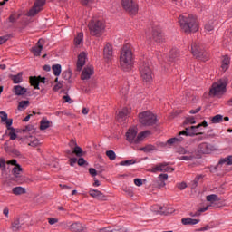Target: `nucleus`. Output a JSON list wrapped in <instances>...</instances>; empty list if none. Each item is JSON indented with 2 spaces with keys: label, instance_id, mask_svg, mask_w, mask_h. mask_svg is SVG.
I'll use <instances>...</instances> for the list:
<instances>
[{
  "label": "nucleus",
  "instance_id": "nucleus-47",
  "mask_svg": "<svg viewBox=\"0 0 232 232\" xmlns=\"http://www.w3.org/2000/svg\"><path fill=\"white\" fill-rule=\"evenodd\" d=\"M72 153H74V155H76V157H82V149L79 146H75L73 148Z\"/></svg>",
  "mask_w": 232,
  "mask_h": 232
},
{
  "label": "nucleus",
  "instance_id": "nucleus-23",
  "mask_svg": "<svg viewBox=\"0 0 232 232\" xmlns=\"http://www.w3.org/2000/svg\"><path fill=\"white\" fill-rule=\"evenodd\" d=\"M89 195L92 197V198H97V200H106V195L97 189H91Z\"/></svg>",
  "mask_w": 232,
  "mask_h": 232
},
{
  "label": "nucleus",
  "instance_id": "nucleus-16",
  "mask_svg": "<svg viewBox=\"0 0 232 232\" xmlns=\"http://www.w3.org/2000/svg\"><path fill=\"white\" fill-rule=\"evenodd\" d=\"M198 153L208 155L211 153V151H215V147L209 143L203 142L198 145Z\"/></svg>",
  "mask_w": 232,
  "mask_h": 232
},
{
  "label": "nucleus",
  "instance_id": "nucleus-62",
  "mask_svg": "<svg viewBox=\"0 0 232 232\" xmlns=\"http://www.w3.org/2000/svg\"><path fill=\"white\" fill-rule=\"evenodd\" d=\"M8 39H10L9 35L0 36V45L4 44V43H6V41H8Z\"/></svg>",
  "mask_w": 232,
  "mask_h": 232
},
{
  "label": "nucleus",
  "instance_id": "nucleus-57",
  "mask_svg": "<svg viewBox=\"0 0 232 232\" xmlns=\"http://www.w3.org/2000/svg\"><path fill=\"white\" fill-rule=\"evenodd\" d=\"M120 94L121 95V97L124 99V101H126V99L128 98V90L126 89H122L121 92H120Z\"/></svg>",
  "mask_w": 232,
  "mask_h": 232
},
{
  "label": "nucleus",
  "instance_id": "nucleus-42",
  "mask_svg": "<svg viewBox=\"0 0 232 232\" xmlns=\"http://www.w3.org/2000/svg\"><path fill=\"white\" fill-rule=\"evenodd\" d=\"M83 37H84V34L78 33L77 36L74 38L75 46H79V44H81V43H82Z\"/></svg>",
  "mask_w": 232,
  "mask_h": 232
},
{
  "label": "nucleus",
  "instance_id": "nucleus-24",
  "mask_svg": "<svg viewBox=\"0 0 232 232\" xmlns=\"http://www.w3.org/2000/svg\"><path fill=\"white\" fill-rule=\"evenodd\" d=\"M69 230L72 232H82L86 231V227L82 226V224L79 222H75L69 227Z\"/></svg>",
  "mask_w": 232,
  "mask_h": 232
},
{
  "label": "nucleus",
  "instance_id": "nucleus-21",
  "mask_svg": "<svg viewBox=\"0 0 232 232\" xmlns=\"http://www.w3.org/2000/svg\"><path fill=\"white\" fill-rule=\"evenodd\" d=\"M86 64V53H81L78 55V61L76 63L77 72H81L82 67Z\"/></svg>",
  "mask_w": 232,
  "mask_h": 232
},
{
  "label": "nucleus",
  "instance_id": "nucleus-33",
  "mask_svg": "<svg viewBox=\"0 0 232 232\" xmlns=\"http://www.w3.org/2000/svg\"><path fill=\"white\" fill-rule=\"evenodd\" d=\"M63 79H65V81H68L69 84H72L73 82V80L72 79V70L68 69L64 71L62 73Z\"/></svg>",
  "mask_w": 232,
  "mask_h": 232
},
{
  "label": "nucleus",
  "instance_id": "nucleus-39",
  "mask_svg": "<svg viewBox=\"0 0 232 232\" xmlns=\"http://www.w3.org/2000/svg\"><path fill=\"white\" fill-rule=\"evenodd\" d=\"M53 73L55 77H59L61 75L62 67L61 64H54L52 66Z\"/></svg>",
  "mask_w": 232,
  "mask_h": 232
},
{
  "label": "nucleus",
  "instance_id": "nucleus-2",
  "mask_svg": "<svg viewBox=\"0 0 232 232\" xmlns=\"http://www.w3.org/2000/svg\"><path fill=\"white\" fill-rule=\"evenodd\" d=\"M120 64L124 72H130L133 68V50L131 44H126L121 48Z\"/></svg>",
  "mask_w": 232,
  "mask_h": 232
},
{
  "label": "nucleus",
  "instance_id": "nucleus-40",
  "mask_svg": "<svg viewBox=\"0 0 232 232\" xmlns=\"http://www.w3.org/2000/svg\"><path fill=\"white\" fill-rule=\"evenodd\" d=\"M182 140H184L182 137L170 138L167 140V144L171 146L172 144H177V142H182Z\"/></svg>",
  "mask_w": 232,
  "mask_h": 232
},
{
  "label": "nucleus",
  "instance_id": "nucleus-48",
  "mask_svg": "<svg viewBox=\"0 0 232 232\" xmlns=\"http://www.w3.org/2000/svg\"><path fill=\"white\" fill-rule=\"evenodd\" d=\"M207 200L208 202H217L220 199L218 198V196H217V194H211L207 196Z\"/></svg>",
  "mask_w": 232,
  "mask_h": 232
},
{
  "label": "nucleus",
  "instance_id": "nucleus-29",
  "mask_svg": "<svg viewBox=\"0 0 232 232\" xmlns=\"http://www.w3.org/2000/svg\"><path fill=\"white\" fill-rule=\"evenodd\" d=\"M148 135H151V131L145 130V131L140 132L136 137L135 144H139V142H142V140H144V139H146Z\"/></svg>",
  "mask_w": 232,
  "mask_h": 232
},
{
  "label": "nucleus",
  "instance_id": "nucleus-6",
  "mask_svg": "<svg viewBox=\"0 0 232 232\" xmlns=\"http://www.w3.org/2000/svg\"><path fill=\"white\" fill-rule=\"evenodd\" d=\"M195 122L196 121L193 117L186 118L183 122V128H185V130L180 131L178 137H181L180 135H185L186 137H195L197 135V130L198 128L191 127V124H195Z\"/></svg>",
  "mask_w": 232,
  "mask_h": 232
},
{
  "label": "nucleus",
  "instance_id": "nucleus-25",
  "mask_svg": "<svg viewBox=\"0 0 232 232\" xmlns=\"http://www.w3.org/2000/svg\"><path fill=\"white\" fill-rule=\"evenodd\" d=\"M23 221L19 218H15L11 224V228L14 232L19 231L23 227Z\"/></svg>",
  "mask_w": 232,
  "mask_h": 232
},
{
  "label": "nucleus",
  "instance_id": "nucleus-20",
  "mask_svg": "<svg viewBox=\"0 0 232 232\" xmlns=\"http://www.w3.org/2000/svg\"><path fill=\"white\" fill-rule=\"evenodd\" d=\"M139 121L142 126H153V124H157V118L153 117H140Z\"/></svg>",
  "mask_w": 232,
  "mask_h": 232
},
{
  "label": "nucleus",
  "instance_id": "nucleus-63",
  "mask_svg": "<svg viewBox=\"0 0 232 232\" xmlns=\"http://www.w3.org/2000/svg\"><path fill=\"white\" fill-rule=\"evenodd\" d=\"M63 102H68L69 104H72V98H70L69 95L63 96Z\"/></svg>",
  "mask_w": 232,
  "mask_h": 232
},
{
  "label": "nucleus",
  "instance_id": "nucleus-10",
  "mask_svg": "<svg viewBox=\"0 0 232 232\" xmlns=\"http://www.w3.org/2000/svg\"><path fill=\"white\" fill-rule=\"evenodd\" d=\"M1 122L5 124L7 130H10L11 131L9 132V137L11 140H15L17 139V134H15V129L12 127V124L14 122V120L8 119V117H2L1 118Z\"/></svg>",
  "mask_w": 232,
  "mask_h": 232
},
{
  "label": "nucleus",
  "instance_id": "nucleus-37",
  "mask_svg": "<svg viewBox=\"0 0 232 232\" xmlns=\"http://www.w3.org/2000/svg\"><path fill=\"white\" fill-rule=\"evenodd\" d=\"M14 195H24L26 193V188L23 187H14L12 188Z\"/></svg>",
  "mask_w": 232,
  "mask_h": 232
},
{
  "label": "nucleus",
  "instance_id": "nucleus-61",
  "mask_svg": "<svg viewBox=\"0 0 232 232\" xmlns=\"http://www.w3.org/2000/svg\"><path fill=\"white\" fill-rule=\"evenodd\" d=\"M177 188L178 189H180L182 191L183 189H186V188H188V185L184 182H181L177 185Z\"/></svg>",
  "mask_w": 232,
  "mask_h": 232
},
{
  "label": "nucleus",
  "instance_id": "nucleus-51",
  "mask_svg": "<svg viewBox=\"0 0 232 232\" xmlns=\"http://www.w3.org/2000/svg\"><path fill=\"white\" fill-rule=\"evenodd\" d=\"M164 186H166V182H164V180L162 179H158L154 182V187L155 188H164Z\"/></svg>",
  "mask_w": 232,
  "mask_h": 232
},
{
  "label": "nucleus",
  "instance_id": "nucleus-17",
  "mask_svg": "<svg viewBox=\"0 0 232 232\" xmlns=\"http://www.w3.org/2000/svg\"><path fill=\"white\" fill-rule=\"evenodd\" d=\"M44 39L40 38L36 43L35 46L32 48V53L35 57H39L41 55V52H43V48L44 47Z\"/></svg>",
  "mask_w": 232,
  "mask_h": 232
},
{
  "label": "nucleus",
  "instance_id": "nucleus-14",
  "mask_svg": "<svg viewBox=\"0 0 232 232\" xmlns=\"http://www.w3.org/2000/svg\"><path fill=\"white\" fill-rule=\"evenodd\" d=\"M113 57V45L106 44L103 47V59L106 63H110Z\"/></svg>",
  "mask_w": 232,
  "mask_h": 232
},
{
  "label": "nucleus",
  "instance_id": "nucleus-7",
  "mask_svg": "<svg viewBox=\"0 0 232 232\" xmlns=\"http://www.w3.org/2000/svg\"><path fill=\"white\" fill-rule=\"evenodd\" d=\"M140 73L142 81H144L145 82H150V81L153 79V72L151 71L150 61H143L140 64Z\"/></svg>",
  "mask_w": 232,
  "mask_h": 232
},
{
  "label": "nucleus",
  "instance_id": "nucleus-50",
  "mask_svg": "<svg viewBox=\"0 0 232 232\" xmlns=\"http://www.w3.org/2000/svg\"><path fill=\"white\" fill-rule=\"evenodd\" d=\"M202 179H204L202 175L197 176L192 181V188H197V186H198V181L202 180Z\"/></svg>",
  "mask_w": 232,
  "mask_h": 232
},
{
  "label": "nucleus",
  "instance_id": "nucleus-49",
  "mask_svg": "<svg viewBox=\"0 0 232 232\" xmlns=\"http://www.w3.org/2000/svg\"><path fill=\"white\" fill-rule=\"evenodd\" d=\"M105 153L110 160H115V159H117V154H115L113 150H107Z\"/></svg>",
  "mask_w": 232,
  "mask_h": 232
},
{
  "label": "nucleus",
  "instance_id": "nucleus-4",
  "mask_svg": "<svg viewBox=\"0 0 232 232\" xmlns=\"http://www.w3.org/2000/svg\"><path fill=\"white\" fill-rule=\"evenodd\" d=\"M88 28L91 35L93 37H101L104 30H106V24L102 20L92 19L89 22Z\"/></svg>",
  "mask_w": 232,
  "mask_h": 232
},
{
  "label": "nucleus",
  "instance_id": "nucleus-46",
  "mask_svg": "<svg viewBox=\"0 0 232 232\" xmlns=\"http://www.w3.org/2000/svg\"><path fill=\"white\" fill-rule=\"evenodd\" d=\"M30 106L29 101H21L18 104V110H24Z\"/></svg>",
  "mask_w": 232,
  "mask_h": 232
},
{
  "label": "nucleus",
  "instance_id": "nucleus-12",
  "mask_svg": "<svg viewBox=\"0 0 232 232\" xmlns=\"http://www.w3.org/2000/svg\"><path fill=\"white\" fill-rule=\"evenodd\" d=\"M149 39H153L156 43H164V36L162 35V30L159 27H153L151 31V36L147 34Z\"/></svg>",
  "mask_w": 232,
  "mask_h": 232
},
{
  "label": "nucleus",
  "instance_id": "nucleus-32",
  "mask_svg": "<svg viewBox=\"0 0 232 232\" xmlns=\"http://www.w3.org/2000/svg\"><path fill=\"white\" fill-rule=\"evenodd\" d=\"M180 57V53L177 49H172L169 53V61L170 63H173L176 59H179Z\"/></svg>",
  "mask_w": 232,
  "mask_h": 232
},
{
  "label": "nucleus",
  "instance_id": "nucleus-11",
  "mask_svg": "<svg viewBox=\"0 0 232 232\" xmlns=\"http://www.w3.org/2000/svg\"><path fill=\"white\" fill-rule=\"evenodd\" d=\"M35 125H26L24 129H16V133H23L25 139H31L35 135Z\"/></svg>",
  "mask_w": 232,
  "mask_h": 232
},
{
  "label": "nucleus",
  "instance_id": "nucleus-3",
  "mask_svg": "<svg viewBox=\"0 0 232 232\" xmlns=\"http://www.w3.org/2000/svg\"><path fill=\"white\" fill-rule=\"evenodd\" d=\"M227 78H221L217 82H214L209 90V95L218 97V95H224L227 92Z\"/></svg>",
  "mask_w": 232,
  "mask_h": 232
},
{
  "label": "nucleus",
  "instance_id": "nucleus-52",
  "mask_svg": "<svg viewBox=\"0 0 232 232\" xmlns=\"http://www.w3.org/2000/svg\"><path fill=\"white\" fill-rule=\"evenodd\" d=\"M0 169L2 171H5L6 169V160L4 158H0Z\"/></svg>",
  "mask_w": 232,
  "mask_h": 232
},
{
  "label": "nucleus",
  "instance_id": "nucleus-58",
  "mask_svg": "<svg viewBox=\"0 0 232 232\" xmlns=\"http://www.w3.org/2000/svg\"><path fill=\"white\" fill-rule=\"evenodd\" d=\"M63 88V83L59 82L57 84H55L53 88V92H59Z\"/></svg>",
  "mask_w": 232,
  "mask_h": 232
},
{
  "label": "nucleus",
  "instance_id": "nucleus-41",
  "mask_svg": "<svg viewBox=\"0 0 232 232\" xmlns=\"http://www.w3.org/2000/svg\"><path fill=\"white\" fill-rule=\"evenodd\" d=\"M155 150H157V148L155 147V145L151 144L140 149V150L144 151V153H150V151H155Z\"/></svg>",
  "mask_w": 232,
  "mask_h": 232
},
{
  "label": "nucleus",
  "instance_id": "nucleus-34",
  "mask_svg": "<svg viewBox=\"0 0 232 232\" xmlns=\"http://www.w3.org/2000/svg\"><path fill=\"white\" fill-rule=\"evenodd\" d=\"M29 82L34 86V90H39V78L38 76H30Z\"/></svg>",
  "mask_w": 232,
  "mask_h": 232
},
{
  "label": "nucleus",
  "instance_id": "nucleus-5",
  "mask_svg": "<svg viewBox=\"0 0 232 232\" xmlns=\"http://www.w3.org/2000/svg\"><path fill=\"white\" fill-rule=\"evenodd\" d=\"M191 47V53L196 59L199 61H203L206 63L208 59H209V54L204 50V45L200 43L193 42L190 45Z\"/></svg>",
  "mask_w": 232,
  "mask_h": 232
},
{
  "label": "nucleus",
  "instance_id": "nucleus-56",
  "mask_svg": "<svg viewBox=\"0 0 232 232\" xmlns=\"http://www.w3.org/2000/svg\"><path fill=\"white\" fill-rule=\"evenodd\" d=\"M78 165L79 166H88V161H86V160H84V158H80L78 160Z\"/></svg>",
  "mask_w": 232,
  "mask_h": 232
},
{
  "label": "nucleus",
  "instance_id": "nucleus-44",
  "mask_svg": "<svg viewBox=\"0 0 232 232\" xmlns=\"http://www.w3.org/2000/svg\"><path fill=\"white\" fill-rule=\"evenodd\" d=\"M139 117H157V114L153 113L151 111H145L140 112Z\"/></svg>",
  "mask_w": 232,
  "mask_h": 232
},
{
  "label": "nucleus",
  "instance_id": "nucleus-53",
  "mask_svg": "<svg viewBox=\"0 0 232 232\" xmlns=\"http://www.w3.org/2000/svg\"><path fill=\"white\" fill-rule=\"evenodd\" d=\"M111 232H128V228L124 227H116L111 230Z\"/></svg>",
  "mask_w": 232,
  "mask_h": 232
},
{
  "label": "nucleus",
  "instance_id": "nucleus-9",
  "mask_svg": "<svg viewBox=\"0 0 232 232\" xmlns=\"http://www.w3.org/2000/svg\"><path fill=\"white\" fill-rule=\"evenodd\" d=\"M46 5V0H36L33 5V7L27 13L28 17H35L41 10H43V6Z\"/></svg>",
  "mask_w": 232,
  "mask_h": 232
},
{
  "label": "nucleus",
  "instance_id": "nucleus-43",
  "mask_svg": "<svg viewBox=\"0 0 232 232\" xmlns=\"http://www.w3.org/2000/svg\"><path fill=\"white\" fill-rule=\"evenodd\" d=\"M22 171H23V168H21V165H16V167L13 168L12 173L17 178L19 177V175H21Z\"/></svg>",
  "mask_w": 232,
  "mask_h": 232
},
{
  "label": "nucleus",
  "instance_id": "nucleus-18",
  "mask_svg": "<svg viewBox=\"0 0 232 232\" xmlns=\"http://www.w3.org/2000/svg\"><path fill=\"white\" fill-rule=\"evenodd\" d=\"M223 164L232 166V155L220 159L218 165L214 168V169L216 171H220V168H222Z\"/></svg>",
  "mask_w": 232,
  "mask_h": 232
},
{
  "label": "nucleus",
  "instance_id": "nucleus-35",
  "mask_svg": "<svg viewBox=\"0 0 232 232\" xmlns=\"http://www.w3.org/2000/svg\"><path fill=\"white\" fill-rule=\"evenodd\" d=\"M50 126H52V122L50 121H48L47 119L44 118L41 121H40V130H48V128H50Z\"/></svg>",
  "mask_w": 232,
  "mask_h": 232
},
{
  "label": "nucleus",
  "instance_id": "nucleus-45",
  "mask_svg": "<svg viewBox=\"0 0 232 232\" xmlns=\"http://www.w3.org/2000/svg\"><path fill=\"white\" fill-rule=\"evenodd\" d=\"M137 163V160H128L120 162V166H131Z\"/></svg>",
  "mask_w": 232,
  "mask_h": 232
},
{
  "label": "nucleus",
  "instance_id": "nucleus-54",
  "mask_svg": "<svg viewBox=\"0 0 232 232\" xmlns=\"http://www.w3.org/2000/svg\"><path fill=\"white\" fill-rule=\"evenodd\" d=\"M223 120H224L223 117H213L211 120V122L213 124H218V123L222 122Z\"/></svg>",
  "mask_w": 232,
  "mask_h": 232
},
{
  "label": "nucleus",
  "instance_id": "nucleus-64",
  "mask_svg": "<svg viewBox=\"0 0 232 232\" xmlns=\"http://www.w3.org/2000/svg\"><path fill=\"white\" fill-rule=\"evenodd\" d=\"M89 173L92 177H97V170L95 169H93V168H90L89 169Z\"/></svg>",
  "mask_w": 232,
  "mask_h": 232
},
{
  "label": "nucleus",
  "instance_id": "nucleus-38",
  "mask_svg": "<svg viewBox=\"0 0 232 232\" xmlns=\"http://www.w3.org/2000/svg\"><path fill=\"white\" fill-rule=\"evenodd\" d=\"M208 209H209V206L201 208L198 210H197L195 213L191 212L189 214V216L190 217H200V215H202V213H205V211H208Z\"/></svg>",
  "mask_w": 232,
  "mask_h": 232
},
{
  "label": "nucleus",
  "instance_id": "nucleus-30",
  "mask_svg": "<svg viewBox=\"0 0 232 232\" xmlns=\"http://www.w3.org/2000/svg\"><path fill=\"white\" fill-rule=\"evenodd\" d=\"M193 128H198L196 130V134L195 135H204V129L203 128H208V121H204L203 122L198 124L197 126H192Z\"/></svg>",
  "mask_w": 232,
  "mask_h": 232
},
{
  "label": "nucleus",
  "instance_id": "nucleus-60",
  "mask_svg": "<svg viewBox=\"0 0 232 232\" xmlns=\"http://www.w3.org/2000/svg\"><path fill=\"white\" fill-rule=\"evenodd\" d=\"M57 222H59V219L55 218H48V223L51 226H53V224H57Z\"/></svg>",
  "mask_w": 232,
  "mask_h": 232
},
{
  "label": "nucleus",
  "instance_id": "nucleus-15",
  "mask_svg": "<svg viewBox=\"0 0 232 232\" xmlns=\"http://www.w3.org/2000/svg\"><path fill=\"white\" fill-rule=\"evenodd\" d=\"M157 171H161L164 173H173V171H175V169L169 167L168 163H161V164L156 165L152 169L153 173H157Z\"/></svg>",
  "mask_w": 232,
  "mask_h": 232
},
{
  "label": "nucleus",
  "instance_id": "nucleus-19",
  "mask_svg": "<svg viewBox=\"0 0 232 232\" xmlns=\"http://www.w3.org/2000/svg\"><path fill=\"white\" fill-rule=\"evenodd\" d=\"M93 73H94L93 66L84 67L81 75L82 81H88V79H91Z\"/></svg>",
  "mask_w": 232,
  "mask_h": 232
},
{
  "label": "nucleus",
  "instance_id": "nucleus-28",
  "mask_svg": "<svg viewBox=\"0 0 232 232\" xmlns=\"http://www.w3.org/2000/svg\"><path fill=\"white\" fill-rule=\"evenodd\" d=\"M199 222H200V219H193L191 218H184L181 219V224H183V226H195Z\"/></svg>",
  "mask_w": 232,
  "mask_h": 232
},
{
  "label": "nucleus",
  "instance_id": "nucleus-26",
  "mask_svg": "<svg viewBox=\"0 0 232 232\" xmlns=\"http://www.w3.org/2000/svg\"><path fill=\"white\" fill-rule=\"evenodd\" d=\"M28 90L21 85H14L13 87V93L17 96L24 95Z\"/></svg>",
  "mask_w": 232,
  "mask_h": 232
},
{
  "label": "nucleus",
  "instance_id": "nucleus-59",
  "mask_svg": "<svg viewBox=\"0 0 232 232\" xmlns=\"http://www.w3.org/2000/svg\"><path fill=\"white\" fill-rule=\"evenodd\" d=\"M11 153H12L13 157H21V152L19 150H17V149H13L11 150Z\"/></svg>",
  "mask_w": 232,
  "mask_h": 232
},
{
  "label": "nucleus",
  "instance_id": "nucleus-13",
  "mask_svg": "<svg viewBox=\"0 0 232 232\" xmlns=\"http://www.w3.org/2000/svg\"><path fill=\"white\" fill-rule=\"evenodd\" d=\"M139 131L137 130V127H130L128 130H127V132H126V134H125V136H126V140L128 141V142H130V144H135V140H136V139H137V133H138Z\"/></svg>",
  "mask_w": 232,
  "mask_h": 232
},
{
  "label": "nucleus",
  "instance_id": "nucleus-31",
  "mask_svg": "<svg viewBox=\"0 0 232 232\" xmlns=\"http://www.w3.org/2000/svg\"><path fill=\"white\" fill-rule=\"evenodd\" d=\"M9 77L12 79L14 84H21L23 82V72H18L16 75L11 74Z\"/></svg>",
  "mask_w": 232,
  "mask_h": 232
},
{
  "label": "nucleus",
  "instance_id": "nucleus-36",
  "mask_svg": "<svg viewBox=\"0 0 232 232\" xmlns=\"http://www.w3.org/2000/svg\"><path fill=\"white\" fill-rule=\"evenodd\" d=\"M131 109L130 107H124L119 111L118 117H128V115H130Z\"/></svg>",
  "mask_w": 232,
  "mask_h": 232
},
{
  "label": "nucleus",
  "instance_id": "nucleus-55",
  "mask_svg": "<svg viewBox=\"0 0 232 232\" xmlns=\"http://www.w3.org/2000/svg\"><path fill=\"white\" fill-rule=\"evenodd\" d=\"M214 28L213 23H208L205 25V30H207V32H213Z\"/></svg>",
  "mask_w": 232,
  "mask_h": 232
},
{
  "label": "nucleus",
  "instance_id": "nucleus-22",
  "mask_svg": "<svg viewBox=\"0 0 232 232\" xmlns=\"http://www.w3.org/2000/svg\"><path fill=\"white\" fill-rule=\"evenodd\" d=\"M179 153H181L182 155H185V156H180L179 157V160H187V161H189V160H193V159H195V156L193 155V153L186 150L185 149H181L179 150Z\"/></svg>",
  "mask_w": 232,
  "mask_h": 232
},
{
  "label": "nucleus",
  "instance_id": "nucleus-1",
  "mask_svg": "<svg viewBox=\"0 0 232 232\" xmlns=\"http://www.w3.org/2000/svg\"><path fill=\"white\" fill-rule=\"evenodd\" d=\"M179 24L180 30L186 35L198 32V20L193 14H180L179 16Z\"/></svg>",
  "mask_w": 232,
  "mask_h": 232
},
{
  "label": "nucleus",
  "instance_id": "nucleus-27",
  "mask_svg": "<svg viewBox=\"0 0 232 232\" xmlns=\"http://www.w3.org/2000/svg\"><path fill=\"white\" fill-rule=\"evenodd\" d=\"M230 64H231V58H229V56L227 55L223 56V59L221 62V70H223V72H227L229 69Z\"/></svg>",
  "mask_w": 232,
  "mask_h": 232
},
{
  "label": "nucleus",
  "instance_id": "nucleus-8",
  "mask_svg": "<svg viewBox=\"0 0 232 232\" xmlns=\"http://www.w3.org/2000/svg\"><path fill=\"white\" fill-rule=\"evenodd\" d=\"M121 5L129 15H137L139 14V5L133 0H121Z\"/></svg>",
  "mask_w": 232,
  "mask_h": 232
}]
</instances>
